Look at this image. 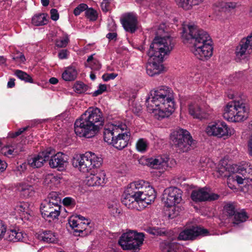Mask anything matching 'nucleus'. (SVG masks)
<instances>
[{"mask_svg":"<svg viewBox=\"0 0 252 252\" xmlns=\"http://www.w3.org/2000/svg\"><path fill=\"white\" fill-rule=\"evenodd\" d=\"M182 38L191 43L190 50L198 59L205 61L213 55L212 41L208 33L194 24L184 25Z\"/></svg>","mask_w":252,"mask_h":252,"instance_id":"f257e3e1","label":"nucleus"},{"mask_svg":"<svg viewBox=\"0 0 252 252\" xmlns=\"http://www.w3.org/2000/svg\"><path fill=\"white\" fill-rule=\"evenodd\" d=\"M151 95V97L147 99V106L157 119L167 118L174 111V97L172 89L160 86L152 91Z\"/></svg>","mask_w":252,"mask_h":252,"instance_id":"f03ea898","label":"nucleus"},{"mask_svg":"<svg viewBox=\"0 0 252 252\" xmlns=\"http://www.w3.org/2000/svg\"><path fill=\"white\" fill-rule=\"evenodd\" d=\"M104 120L100 109L90 107L75 121L74 132L79 137L92 138L98 132L100 126L103 125Z\"/></svg>","mask_w":252,"mask_h":252,"instance_id":"7ed1b4c3","label":"nucleus"},{"mask_svg":"<svg viewBox=\"0 0 252 252\" xmlns=\"http://www.w3.org/2000/svg\"><path fill=\"white\" fill-rule=\"evenodd\" d=\"M126 125L121 121H114L105 126L104 140L118 150H122L128 144L130 134L126 131Z\"/></svg>","mask_w":252,"mask_h":252,"instance_id":"20e7f679","label":"nucleus"},{"mask_svg":"<svg viewBox=\"0 0 252 252\" xmlns=\"http://www.w3.org/2000/svg\"><path fill=\"white\" fill-rule=\"evenodd\" d=\"M249 113V107L246 100L236 98L228 102L224 109V118L231 122H239L246 120Z\"/></svg>","mask_w":252,"mask_h":252,"instance_id":"39448f33","label":"nucleus"},{"mask_svg":"<svg viewBox=\"0 0 252 252\" xmlns=\"http://www.w3.org/2000/svg\"><path fill=\"white\" fill-rule=\"evenodd\" d=\"M224 169V168L223 169ZM224 176L227 177V184L236 182L238 185L244 184V181H252V164L249 162H242L239 165L229 164L225 168Z\"/></svg>","mask_w":252,"mask_h":252,"instance_id":"423d86ee","label":"nucleus"},{"mask_svg":"<svg viewBox=\"0 0 252 252\" xmlns=\"http://www.w3.org/2000/svg\"><path fill=\"white\" fill-rule=\"evenodd\" d=\"M102 158L91 152H86L74 157L72 160L74 167L83 173L91 172L99 168L102 163Z\"/></svg>","mask_w":252,"mask_h":252,"instance_id":"0eeeda50","label":"nucleus"},{"mask_svg":"<svg viewBox=\"0 0 252 252\" xmlns=\"http://www.w3.org/2000/svg\"><path fill=\"white\" fill-rule=\"evenodd\" d=\"M172 47L170 36H157L151 44L148 55L150 57H154L155 59L163 61L164 56L170 52Z\"/></svg>","mask_w":252,"mask_h":252,"instance_id":"6e6552de","label":"nucleus"},{"mask_svg":"<svg viewBox=\"0 0 252 252\" xmlns=\"http://www.w3.org/2000/svg\"><path fill=\"white\" fill-rule=\"evenodd\" d=\"M173 145L180 152H186L190 150L194 144L191 136L186 129H179L173 131L170 136Z\"/></svg>","mask_w":252,"mask_h":252,"instance_id":"1a4fd4ad","label":"nucleus"},{"mask_svg":"<svg viewBox=\"0 0 252 252\" xmlns=\"http://www.w3.org/2000/svg\"><path fill=\"white\" fill-rule=\"evenodd\" d=\"M144 239V235L143 233L129 231L120 237L118 243L123 250L136 251L143 244Z\"/></svg>","mask_w":252,"mask_h":252,"instance_id":"9d476101","label":"nucleus"},{"mask_svg":"<svg viewBox=\"0 0 252 252\" xmlns=\"http://www.w3.org/2000/svg\"><path fill=\"white\" fill-rule=\"evenodd\" d=\"M205 132L209 136H214L224 139L234 134L233 128L229 127L223 121L210 123L206 127Z\"/></svg>","mask_w":252,"mask_h":252,"instance_id":"9b49d317","label":"nucleus"},{"mask_svg":"<svg viewBox=\"0 0 252 252\" xmlns=\"http://www.w3.org/2000/svg\"><path fill=\"white\" fill-rule=\"evenodd\" d=\"M188 111L193 118L203 120L211 118L213 109L208 105H200L196 102H191L188 105Z\"/></svg>","mask_w":252,"mask_h":252,"instance_id":"f8f14e48","label":"nucleus"},{"mask_svg":"<svg viewBox=\"0 0 252 252\" xmlns=\"http://www.w3.org/2000/svg\"><path fill=\"white\" fill-rule=\"evenodd\" d=\"M138 161L140 164L147 165L154 169H160L162 172L166 170L169 166V158L165 156H158L150 158L142 157Z\"/></svg>","mask_w":252,"mask_h":252,"instance_id":"ddd939ff","label":"nucleus"},{"mask_svg":"<svg viewBox=\"0 0 252 252\" xmlns=\"http://www.w3.org/2000/svg\"><path fill=\"white\" fill-rule=\"evenodd\" d=\"M182 191L176 187L165 189L162 194V200L167 207H172L180 203L182 200Z\"/></svg>","mask_w":252,"mask_h":252,"instance_id":"4468645a","label":"nucleus"},{"mask_svg":"<svg viewBox=\"0 0 252 252\" xmlns=\"http://www.w3.org/2000/svg\"><path fill=\"white\" fill-rule=\"evenodd\" d=\"M130 189V186L128 185L126 192H128L131 194V195H133L135 197H136L140 199L142 201L147 203V204H150L154 201L156 198L155 190L151 186L147 187V190H145L144 191H139L137 189Z\"/></svg>","mask_w":252,"mask_h":252,"instance_id":"2eb2a0df","label":"nucleus"},{"mask_svg":"<svg viewBox=\"0 0 252 252\" xmlns=\"http://www.w3.org/2000/svg\"><path fill=\"white\" fill-rule=\"evenodd\" d=\"M190 197L193 201L204 202L216 200L219 198L220 195L210 192L207 188H202L192 190Z\"/></svg>","mask_w":252,"mask_h":252,"instance_id":"dca6fc26","label":"nucleus"},{"mask_svg":"<svg viewBox=\"0 0 252 252\" xmlns=\"http://www.w3.org/2000/svg\"><path fill=\"white\" fill-rule=\"evenodd\" d=\"M53 154V149H47L30 158L28 160V164L32 168H40L43 165L46 161L49 159L50 155Z\"/></svg>","mask_w":252,"mask_h":252,"instance_id":"f3484780","label":"nucleus"},{"mask_svg":"<svg viewBox=\"0 0 252 252\" xmlns=\"http://www.w3.org/2000/svg\"><path fill=\"white\" fill-rule=\"evenodd\" d=\"M179 240L176 234L169 235V238L160 243L161 251L162 252H179L182 250L183 246L178 243Z\"/></svg>","mask_w":252,"mask_h":252,"instance_id":"a211bd4d","label":"nucleus"},{"mask_svg":"<svg viewBox=\"0 0 252 252\" xmlns=\"http://www.w3.org/2000/svg\"><path fill=\"white\" fill-rule=\"evenodd\" d=\"M252 51V32L246 38H243L240 41L235 50L237 58H245Z\"/></svg>","mask_w":252,"mask_h":252,"instance_id":"6ab92c4d","label":"nucleus"},{"mask_svg":"<svg viewBox=\"0 0 252 252\" xmlns=\"http://www.w3.org/2000/svg\"><path fill=\"white\" fill-rule=\"evenodd\" d=\"M120 21L124 29L126 32L133 33L138 29L137 17L133 12H128L123 14Z\"/></svg>","mask_w":252,"mask_h":252,"instance_id":"aec40b11","label":"nucleus"},{"mask_svg":"<svg viewBox=\"0 0 252 252\" xmlns=\"http://www.w3.org/2000/svg\"><path fill=\"white\" fill-rule=\"evenodd\" d=\"M60 205H53L48 201H43L40 206L41 215L45 219L54 220L58 218L60 214Z\"/></svg>","mask_w":252,"mask_h":252,"instance_id":"412c9836","label":"nucleus"},{"mask_svg":"<svg viewBox=\"0 0 252 252\" xmlns=\"http://www.w3.org/2000/svg\"><path fill=\"white\" fill-rule=\"evenodd\" d=\"M208 233L206 229L198 226H193L181 232L178 237L181 240H194L199 236L207 235Z\"/></svg>","mask_w":252,"mask_h":252,"instance_id":"4be33fe9","label":"nucleus"},{"mask_svg":"<svg viewBox=\"0 0 252 252\" xmlns=\"http://www.w3.org/2000/svg\"><path fill=\"white\" fill-rule=\"evenodd\" d=\"M122 203L127 208L136 210H141L145 208L148 204L144 203L140 199L128 192H125V195L122 199Z\"/></svg>","mask_w":252,"mask_h":252,"instance_id":"5701e85b","label":"nucleus"},{"mask_svg":"<svg viewBox=\"0 0 252 252\" xmlns=\"http://www.w3.org/2000/svg\"><path fill=\"white\" fill-rule=\"evenodd\" d=\"M54 154L50 155L51 158L49 160V164L50 167L52 168H58L59 170H63L67 163V156L61 152L55 154L53 150Z\"/></svg>","mask_w":252,"mask_h":252,"instance_id":"b1692460","label":"nucleus"},{"mask_svg":"<svg viewBox=\"0 0 252 252\" xmlns=\"http://www.w3.org/2000/svg\"><path fill=\"white\" fill-rule=\"evenodd\" d=\"M150 58V61H149L146 66L147 74L150 76H153L161 73L164 68L162 64L163 61L155 59L154 57Z\"/></svg>","mask_w":252,"mask_h":252,"instance_id":"393cba45","label":"nucleus"},{"mask_svg":"<svg viewBox=\"0 0 252 252\" xmlns=\"http://www.w3.org/2000/svg\"><path fill=\"white\" fill-rule=\"evenodd\" d=\"M85 182L90 187L102 186L105 182V174L103 171L91 174L86 177Z\"/></svg>","mask_w":252,"mask_h":252,"instance_id":"a878e982","label":"nucleus"},{"mask_svg":"<svg viewBox=\"0 0 252 252\" xmlns=\"http://www.w3.org/2000/svg\"><path fill=\"white\" fill-rule=\"evenodd\" d=\"M15 213L18 214L23 219V218L29 219L30 214L29 205L28 203L21 202L18 203L14 208Z\"/></svg>","mask_w":252,"mask_h":252,"instance_id":"bb28decb","label":"nucleus"},{"mask_svg":"<svg viewBox=\"0 0 252 252\" xmlns=\"http://www.w3.org/2000/svg\"><path fill=\"white\" fill-rule=\"evenodd\" d=\"M204 1V0H176L179 6L185 10L190 9L193 6L198 5Z\"/></svg>","mask_w":252,"mask_h":252,"instance_id":"cd10ccee","label":"nucleus"},{"mask_svg":"<svg viewBox=\"0 0 252 252\" xmlns=\"http://www.w3.org/2000/svg\"><path fill=\"white\" fill-rule=\"evenodd\" d=\"M77 75V71L76 68L73 66H69L65 68L62 73L63 79L66 81L74 80Z\"/></svg>","mask_w":252,"mask_h":252,"instance_id":"c85d7f7f","label":"nucleus"},{"mask_svg":"<svg viewBox=\"0 0 252 252\" xmlns=\"http://www.w3.org/2000/svg\"><path fill=\"white\" fill-rule=\"evenodd\" d=\"M38 239L45 243H55L57 237L55 234L51 231H45L39 234Z\"/></svg>","mask_w":252,"mask_h":252,"instance_id":"c756f323","label":"nucleus"},{"mask_svg":"<svg viewBox=\"0 0 252 252\" xmlns=\"http://www.w3.org/2000/svg\"><path fill=\"white\" fill-rule=\"evenodd\" d=\"M47 23V15L45 13H39L34 15L32 19V23L35 26L45 25Z\"/></svg>","mask_w":252,"mask_h":252,"instance_id":"7c9ffc66","label":"nucleus"},{"mask_svg":"<svg viewBox=\"0 0 252 252\" xmlns=\"http://www.w3.org/2000/svg\"><path fill=\"white\" fill-rule=\"evenodd\" d=\"M62 179H63L61 175H55L53 174H48L45 176L44 182L47 185L51 184L57 185L61 183Z\"/></svg>","mask_w":252,"mask_h":252,"instance_id":"2f4dec72","label":"nucleus"},{"mask_svg":"<svg viewBox=\"0 0 252 252\" xmlns=\"http://www.w3.org/2000/svg\"><path fill=\"white\" fill-rule=\"evenodd\" d=\"M85 66L91 68L92 70H98L101 68V65L99 62L93 58V55L90 56L85 63Z\"/></svg>","mask_w":252,"mask_h":252,"instance_id":"473e14b6","label":"nucleus"},{"mask_svg":"<svg viewBox=\"0 0 252 252\" xmlns=\"http://www.w3.org/2000/svg\"><path fill=\"white\" fill-rule=\"evenodd\" d=\"M90 221L86 220V222L80 221L78 226L75 228L74 231L79 232L80 233H83L87 235L91 232L89 224Z\"/></svg>","mask_w":252,"mask_h":252,"instance_id":"72a5a7b5","label":"nucleus"},{"mask_svg":"<svg viewBox=\"0 0 252 252\" xmlns=\"http://www.w3.org/2000/svg\"><path fill=\"white\" fill-rule=\"evenodd\" d=\"M8 234V239L9 241L18 242L22 240L24 238L23 233L16 230H10Z\"/></svg>","mask_w":252,"mask_h":252,"instance_id":"f704fd0d","label":"nucleus"},{"mask_svg":"<svg viewBox=\"0 0 252 252\" xmlns=\"http://www.w3.org/2000/svg\"><path fill=\"white\" fill-rule=\"evenodd\" d=\"M130 186V189H137L139 191H144L147 190V187L150 186L148 183L143 180H139L131 183L128 185Z\"/></svg>","mask_w":252,"mask_h":252,"instance_id":"c9c22d12","label":"nucleus"},{"mask_svg":"<svg viewBox=\"0 0 252 252\" xmlns=\"http://www.w3.org/2000/svg\"><path fill=\"white\" fill-rule=\"evenodd\" d=\"M248 219V215L244 210L237 211L234 216L233 223L238 224L246 221Z\"/></svg>","mask_w":252,"mask_h":252,"instance_id":"e433bc0d","label":"nucleus"},{"mask_svg":"<svg viewBox=\"0 0 252 252\" xmlns=\"http://www.w3.org/2000/svg\"><path fill=\"white\" fill-rule=\"evenodd\" d=\"M61 199L58 193L57 192L52 191L49 194L48 198L43 201H48L53 205H59V204L61 202Z\"/></svg>","mask_w":252,"mask_h":252,"instance_id":"4c0bfd02","label":"nucleus"},{"mask_svg":"<svg viewBox=\"0 0 252 252\" xmlns=\"http://www.w3.org/2000/svg\"><path fill=\"white\" fill-rule=\"evenodd\" d=\"M14 74L21 80L24 81L26 82L33 83L32 77L24 71L20 70H16Z\"/></svg>","mask_w":252,"mask_h":252,"instance_id":"58836bf2","label":"nucleus"},{"mask_svg":"<svg viewBox=\"0 0 252 252\" xmlns=\"http://www.w3.org/2000/svg\"><path fill=\"white\" fill-rule=\"evenodd\" d=\"M215 5L222 10H230L236 6V3L232 2L219 1Z\"/></svg>","mask_w":252,"mask_h":252,"instance_id":"ea45409f","label":"nucleus"},{"mask_svg":"<svg viewBox=\"0 0 252 252\" xmlns=\"http://www.w3.org/2000/svg\"><path fill=\"white\" fill-rule=\"evenodd\" d=\"M19 189L23 192V194L25 196L28 197L30 195L33 190V187L32 185L23 183L19 187Z\"/></svg>","mask_w":252,"mask_h":252,"instance_id":"a19ab883","label":"nucleus"},{"mask_svg":"<svg viewBox=\"0 0 252 252\" xmlns=\"http://www.w3.org/2000/svg\"><path fill=\"white\" fill-rule=\"evenodd\" d=\"M148 146L147 140L144 138L139 139L136 145L137 150L141 153L145 152L147 150Z\"/></svg>","mask_w":252,"mask_h":252,"instance_id":"79ce46f5","label":"nucleus"},{"mask_svg":"<svg viewBox=\"0 0 252 252\" xmlns=\"http://www.w3.org/2000/svg\"><path fill=\"white\" fill-rule=\"evenodd\" d=\"M85 15L90 21H94L98 17L97 11L93 8H87L85 11Z\"/></svg>","mask_w":252,"mask_h":252,"instance_id":"37998d69","label":"nucleus"},{"mask_svg":"<svg viewBox=\"0 0 252 252\" xmlns=\"http://www.w3.org/2000/svg\"><path fill=\"white\" fill-rule=\"evenodd\" d=\"M118 207V204L116 200L108 203V208L109 210V212L114 216H117L120 213Z\"/></svg>","mask_w":252,"mask_h":252,"instance_id":"c03bdc74","label":"nucleus"},{"mask_svg":"<svg viewBox=\"0 0 252 252\" xmlns=\"http://www.w3.org/2000/svg\"><path fill=\"white\" fill-rule=\"evenodd\" d=\"M224 211L229 217H231L235 215L237 211H236L235 206L234 204L233 203H227L223 208Z\"/></svg>","mask_w":252,"mask_h":252,"instance_id":"a18cd8bd","label":"nucleus"},{"mask_svg":"<svg viewBox=\"0 0 252 252\" xmlns=\"http://www.w3.org/2000/svg\"><path fill=\"white\" fill-rule=\"evenodd\" d=\"M73 89L76 93L82 94L86 91L87 86L81 82H77L74 85Z\"/></svg>","mask_w":252,"mask_h":252,"instance_id":"49530a36","label":"nucleus"},{"mask_svg":"<svg viewBox=\"0 0 252 252\" xmlns=\"http://www.w3.org/2000/svg\"><path fill=\"white\" fill-rule=\"evenodd\" d=\"M69 42V38L65 35L62 37L57 39L56 41V45L59 48L65 47Z\"/></svg>","mask_w":252,"mask_h":252,"instance_id":"de8ad7c7","label":"nucleus"},{"mask_svg":"<svg viewBox=\"0 0 252 252\" xmlns=\"http://www.w3.org/2000/svg\"><path fill=\"white\" fill-rule=\"evenodd\" d=\"M157 230V235L158 236H165L169 238V235L174 234L171 230L167 231L165 228H156Z\"/></svg>","mask_w":252,"mask_h":252,"instance_id":"09e8293b","label":"nucleus"},{"mask_svg":"<svg viewBox=\"0 0 252 252\" xmlns=\"http://www.w3.org/2000/svg\"><path fill=\"white\" fill-rule=\"evenodd\" d=\"M88 8V5L85 3H81L78 6H77L74 10V14L75 16H78L80 15V14L85 11Z\"/></svg>","mask_w":252,"mask_h":252,"instance_id":"8fccbe9b","label":"nucleus"},{"mask_svg":"<svg viewBox=\"0 0 252 252\" xmlns=\"http://www.w3.org/2000/svg\"><path fill=\"white\" fill-rule=\"evenodd\" d=\"M80 222L76 217H71L68 220V223L70 226L74 230H75V228H76Z\"/></svg>","mask_w":252,"mask_h":252,"instance_id":"3c124183","label":"nucleus"},{"mask_svg":"<svg viewBox=\"0 0 252 252\" xmlns=\"http://www.w3.org/2000/svg\"><path fill=\"white\" fill-rule=\"evenodd\" d=\"M106 90V86L105 85H99L97 90L93 93V96H96L104 92Z\"/></svg>","mask_w":252,"mask_h":252,"instance_id":"603ef678","label":"nucleus"},{"mask_svg":"<svg viewBox=\"0 0 252 252\" xmlns=\"http://www.w3.org/2000/svg\"><path fill=\"white\" fill-rule=\"evenodd\" d=\"M6 231V225L2 220H0V241L3 238Z\"/></svg>","mask_w":252,"mask_h":252,"instance_id":"864d4df0","label":"nucleus"},{"mask_svg":"<svg viewBox=\"0 0 252 252\" xmlns=\"http://www.w3.org/2000/svg\"><path fill=\"white\" fill-rule=\"evenodd\" d=\"M13 60L18 63H24L25 61V58L22 53L18 52L16 55H15L12 58Z\"/></svg>","mask_w":252,"mask_h":252,"instance_id":"5fc2aeb1","label":"nucleus"},{"mask_svg":"<svg viewBox=\"0 0 252 252\" xmlns=\"http://www.w3.org/2000/svg\"><path fill=\"white\" fill-rule=\"evenodd\" d=\"M117 76L118 74L114 73H105L103 75L102 79L104 81H108L115 79Z\"/></svg>","mask_w":252,"mask_h":252,"instance_id":"6e6d98bb","label":"nucleus"},{"mask_svg":"<svg viewBox=\"0 0 252 252\" xmlns=\"http://www.w3.org/2000/svg\"><path fill=\"white\" fill-rule=\"evenodd\" d=\"M113 0H103L101 3V9L104 12H107L109 10L110 2Z\"/></svg>","mask_w":252,"mask_h":252,"instance_id":"4d7b16f0","label":"nucleus"},{"mask_svg":"<svg viewBox=\"0 0 252 252\" xmlns=\"http://www.w3.org/2000/svg\"><path fill=\"white\" fill-rule=\"evenodd\" d=\"M63 203L64 206H69L74 205L75 204V201L73 198L67 197L63 198Z\"/></svg>","mask_w":252,"mask_h":252,"instance_id":"13d9d810","label":"nucleus"},{"mask_svg":"<svg viewBox=\"0 0 252 252\" xmlns=\"http://www.w3.org/2000/svg\"><path fill=\"white\" fill-rule=\"evenodd\" d=\"M171 207H173V208L172 209L171 212H169L168 216L170 218L173 219L174 218L178 215L179 208L176 205L174 206H172Z\"/></svg>","mask_w":252,"mask_h":252,"instance_id":"bf43d9fd","label":"nucleus"},{"mask_svg":"<svg viewBox=\"0 0 252 252\" xmlns=\"http://www.w3.org/2000/svg\"><path fill=\"white\" fill-rule=\"evenodd\" d=\"M51 18L54 21H57L59 18V13L56 9H52L50 10Z\"/></svg>","mask_w":252,"mask_h":252,"instance_id":"052dcab7","label":"nucleus"},{"mask_svg":"<svg viewBox=\"0 0 252 252\" xmlns=\"http://www.w3.org/2000/svg\"><path fill=\"white\" fill-rule=\"evenodd\" d=\"M68 52L67 50H62L58 54L59 58L61 59H65L67 58Z\"/></svg>","mask_w":252,"mask_h":252,"instance_id":"680f3d73","label":"nucleus"},{"mask_svg":"<svg viewBox=\"0 0 252 252\" xmlns=\"http://www.w3.org/2000/svg\"><path fill=\"white\" fill-rule=\"evenodd\" d=\"M28 128V127H25L23 128H21L19 129L17 131L14 133H12L11 137L14 138L16 137L20 134H21L24 131H26Z\"/></svg>","mask_w":252,"mask_h":252,"instance_id":"e2e57ef3","label":"nucleus"},{"mask_svg":"<svg viewBox=\"0 0 252 252\" xmlns=\"http://www.w3.org/2000/svg\"><path fill=\"white\" fill-rule=\"evenodd\" d=\"M2 152L5 156H9L13 154L14 150L8 147H6L3 149Z\"/></svg>","mask_w":252,"mask_h":252,"instance_id":"0e129e2a","label":"nucleus"},{"mask_svg":"<svg viewBox=\"0 0 252 252\" xmlns=\"http://www.w3.org/2000/svg\"><path fill=\"white\" fill-rule=\"evenodd\" d=\"M136 2L137 4L144 6H151L149 0H136Z\"/></svg>","mask_w":252,"mask_h":252,"instance_id":"69168bd1","label":"nucleus"},{"mask_svg":"<svg viewBox=\"0 0 252 252\" xmlns=\"http://www.w3.org/2000/svg\"><path fill=\"white\" fill-rule=\"evenodd\" d=\"M7 166L6 162L0 158V173L3 172L5 170Z\"/></svg>","mask_w":252,"mask_h":252,"instance_id":"338daca9","label":"nucleus"},{"mask_svg":"<svg viewBox=\"0 0 252 252\" xmlns=\"http://www.w3.org/2000/svg\"><path fill=\"white\" fill-rule=\"evenodd\" d=\"M27 165L26 162H23L17 166V170L20 172H23L27 169Z\"/></svg>","mask_w":252,"mask_h":252,"instance_id":"774afa93","label":"nucleus"}]
</instances>
